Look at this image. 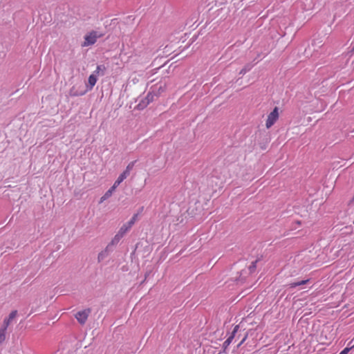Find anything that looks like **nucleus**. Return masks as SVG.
Listing matches in <instances>:
<instances>
[{
	"label": "nucleus",
	"instance_id": "dca6fc26",
	"mask_svg": "<svg viewBox=\"0 0 354 354\" xmlns=\"http://www.w3.org/2000/svg\"><path fill=\"white\" fill-rule=\"evenodd\" d=\"M251 68H252V66L247 65L243 68H242L241 70L239 73L243 75V74L246 73L248 71H249Z\"/></svg>",
	"mask_w": 354,
	"mask_h": 354
},
{
	"label": "nucleus",
	"instance_id": "20e7f679",
	"mask_svg": "<svg viewBox=\"0 0 354 354\" xmlns=\"http://www.w3.org/2000/svg\"><path fill=\"white\" fill-rule=\"evenodd\" d=\"M17 310H13L12 311L8 317L6 318L3 321V324L2 325V328H5V329L7 330L8 326L10 325L11 321L17 316Z\"/></svg>",
	"mask_w": 354,
	"mask_h": 354
},
{
	"label": "nucleus",
	"instance_id": "f8f14e48",
	"mask_svg": "<svg viewBox=\"0 0 354 354\" xmlns=\"http://www.w3.org/2000/svg\"><path fill=\"white\" fill-rule=\"evenodd\" d=\"M113 191L111 190V189H109L108 191H106L105 192V194L100 198V203H103L104 201H106V199L110 198L111 196V195L113 194Z\"/></svg>",
	"mask_w": 354,
	"mask_h": 354
},
{
	"label": "nucleus",
	"instance_id": "423d86ee",
	"mask_svg": "<svg viewBox=\"0 0 354 354\" xmlns=\"http://www.w3.org/2000/svg\"><path fill=\"white\" fill-rule=\"evenodd\" d=\"M112 251V249L110 248V245H107L106 248L99 253L97 259L98 261H102L109 254L110 252Z\"/></svg>",
	"mask_w": 354,
	"mask_h": 354
},
{
	"label": "nucleus",
	"instance_id": "bb28decb",
	"mask_svg": "<svg viewBox=\"0 0 354 354\" xmlns=\"http://www.w3.org/2000/svg\"><path fill=\"white\" fill-rule=\"evenodd\" d=\"M124 179H125L124 177L121 174H120L118 178H117L118 182H120V183H122Z\"/></svg>",
	"mask_w": 354,
	"mask_h": 354
},
{
	"label": "nucleus",
	"instance_id": "aec40b11",
	"mask_svg": "<svg viewBox=\"0 0 354 354\" xmlns=\"http://www.w3.org/2000/svg\"><path fill=\"white\" fill-rule=\"evenodd\" d=\"M120 183V182H118V180H116L113 183V186L110 189L114 192Z\"/></svg>",
	"mask_w": 354,
	"mask_h": 354
},
{
	"label": "nucleus",
	"instance_id": "a878e982",
	"mask_svg": "<svg viewBox=\"0 0 354 354\" xmlns=\"http://www.w3.org/2000/svg\"><path fill=\"white\" fill-rule=\"evenodd\" d=\"M247 337H248V335H245L244 336V337L241 339L240 343L238 344V347L241 346L245 342V341L246 340Z\"/></svg>",
	"mask_w": 354,
	"mask_h": 354
},
{
	"label": "nucleus",
	"instance_id": "6ab92c4d",
	"mask_svg": "<svg viewBox=\"0 0 354 354\" xmlns=\"http://www.w3.org/2000/svg\"><path fill=\"white\" fill-rule=\"evenodd\" d=\"M120 183V182H118V180H116L113 183V186L110 189L114 192Z\"/></svg>",
	"mask_w": 354,
	"mask_h": 354
},
{
	"label": "nucleus",
	"instance_id": "6e6552de",
	"mask_svg": "<svg viewBox=\"0 0 354 354\" xmlns=\"http://www.w3.org/2000/svg\"><path fill=\"white\" fill-rule=\"evenodd\" d=\"M239 329V325L235 326L233 328L232 333L230 335V336L227 338V339L225 341H227L230 344H231L233 339L234 338L236 333L238 332Z\"/></svg>",
	"mask_w": 354,
	"mask_h": 354
},
{
	"label": "nucleus",
	"instance_id": "9b49d317",
	"mask_svg": "<svg viewBox=\"0 0 354 354\" xmlns=\"http://www.w3.org/2000/svg\"><path fill=\"white\" fill-rule=\"evenodd\" d=\"M153 95L149 93L145 98V100H147L146 103L145 102H142L144 104L142 105V103H140L138 104V106H140L141 108H144L147 104H149L150 102L153 101Z\"/></svg>",
	"mask_w": 354,
	"mask_h": 354
},
{
	"label": "nucleus",
	"instance_id": "9d476101",
	"mask_svg": "<svg viewBox=\"0 0 354 354\" xmlns=\"http://www.w3.org/2000/svg\"><path fill=\"white\" fill-rule=\"evenodd\" d=\"M106 70V67L104 65H98L95 69V71L93 72V73L96 74L97 75H104V71Z\"/></svg>",
	"mask_w": 354,
	"mask_h": 354
},
{
	"label": "nucleus",
	"instance_id": "cd10ccee",
	"mask_svg": "<svg viewBox=\"0 0 354 354\" xmlns=\"http://www.w3.org/2000/svg\"><path fill=\"white\" fill-rule=\"evenodd\" d=\"M218 354H227V352L225 351H220Z\"/></svg>",
	"mask_w": 354,
	"mask_h": 354
},
{
	"label": "nucleus",
	"instance_id": "b1692460",
	"mask_svg": "<svg viewBox=\"0 0 354 354\" xmlns=\"http://www.w3.org/2000/svg\"><path fill=\"white\" fill-rule=\"evenodd\" d=\"M124 177V178L126 179L127 178L128 176H129L130 174V171L127 170L125 169V170L121 174Z\"/></svg>",
	"mask_w": 354,
	"mask_h": 354
},
{
	"label": "nucleus",
	"instance_id": "5701e85b",
	"mask_svg": "<svg viewBox=\"0 0 354 354\" xmlns=\"http://www.w3.org/2000/svg\"><path fill=\"white\" fill-rule=\"evenodd\" d=\"M124 177V178L126 179L127 178L128 176H129L130 174V171L127 170L125 169V170L121 174Z\"/></svg>",
	"mask_w": 354,
	"mask_h": 354
},
{
	"label": "nucleus",
	"instance_id": "f3484780",
	"mask_svg": "<svg viewBox=\"0 0 354 354\" xmlns=\"http://www.w3.org/2000/svg\"><path fill=\"white\" fill-rule=\"evenodd\" d=\"M136 162V160H134V161H132V162H129L128 164V165L127 166L126 169L131 172V171L133 168Z\"/></svg>",
	"mask_w": 354,
	"mask_h": 354
},
{
	"label": "nucleus",
	"instance_id": "4be33fe9",
	"mask_svg": "<svg viewBox=\"0 0 354 354\" xmlns=\"http://www.w3.org/2000/svg\"><path fill=\"white\" fill-rule=\"evenodd\" d=\"M351 348H352V347H351V348L346 347V348H344L339 354H348V353L349 352V351Z\"/></svg>",
	"mask_w": 354,
	"mask_h": 354
},
{
	"label": "nucleus",
	"instance_id": "a211bd4d",
	"mask_svg": "<svg viewBox=\"0 0 354 354\" xmlns=\"http://www.w3.org/2000/svg\"><path fill=\"white\" fill-rule=\"evenodd\" d=\"M257 261H253L252 263V264L249 266V270H250V272H254V270L256 269V268H257Z\"/></svg>",
	"mask_w": 354,
	"mask_h": 354
},
{
	"label": "nucleus",
	"instance_id": "f03ea898",
	"mask_svg": "<svg viewBox=\"0 0 354 354\" xmlns=\"http://www.w3.org/2000/svg\"><path fill=\"white\" fill-rule=\"evenodd\" d=\"M279 118V109L275 107L273 111L268 115V118L266 122V127L267 129H270L278 120Z\"/></svg>",
	"mask_w": 354,
	"mask_h": 354
},
{
	"label": "nucleus",
	"instance_id": "412c9836",
	"mask_svg": "<svg viewBox=\"0 0 354 354\" xmlns=\"http://www.w3.org/2000/svg\"><path fill=\"white\" fill-rule=\"evenodd\" d=\"M120 183V182H118V180H116L113 183V186L110 189L114 192Z\"/></svg>",
	"mask_w": 354,
	"mask_h": 354
},
{
	"label": "nucleus",
	"instance_id": "1a4fd4ad",
	"mask_svg": "<svg viewBox=\"0 0 354 354\" xmlns=\"http://www.w3.org/2000/svg\"><path fill=\"white\" fill-rule=\"evenodd\" d=\"M131 227L129 226V225L126 223L122 225V227L118 230V233L121 234L122 236L131 229Z\"/></svg>",
	"mask_w": 354,
	"mask_h": 354
},
{
	"label": "nucleus",
	"instance_id": "393cba45",
	"mask_svg": "<svg viewBox=\"0 0 354 354\" xmlns=\"http://www.w3.org/2000/svg\"><path fill=\"white\" fill-rule=\"evenodd\" d=\"M230 344L228 342L225 341V342H223V351H226V349H227V348L229 346V345H230Z\"/></svg>",
	"mask_w": 354,
	"mask_h": 354
},
{
	"label": "nucleus",
	"instance_id": "f257e3e1",
	"mask_svg": "<svg viewBox=\"0 0 354 354\" xmlns=\"http://www.w3.org/2000/svg\"><path fill=\"white\" fill-rule=\"evenodd\" d=\"M100 37V35L96 31H91L84 36V41L82 46L86 47L94 44Z\"/></svg>",
	"mask_w": 354,
	"mask_h": 354
},
{
	"label": "nucleus",
	"instance_id": "4468645a",
	"mask_svg": "<svg viewBox=\"0 0 354 354\" xmlns=\"http://www.w3.org/2000/svg\"><path fill=\"white\" fill-rule=\"evenodd\" d=\"M6 329L5 328H0V344H1L6 339Z\"/></svg>",
	"mask_w": 354,
	"mask_h": 354
},
{
	"label": "nucleus",
	"instance_id": "0eeeda50",
	"mask_svg": "<svg viewBox=\"0 0 354 354\" xmlns=\"http://www.w3.org/2000/svg\"><path fill=\"white\" fill-rule=\"evenodd\" d=\"M122 237L123 236L118 232L108 245H110V248L112 249L113 246L116 245L120 242Z\"/></svg>",
	"mask_w": 354,
	"mask_h": 354
},
{
	"label": "nucleus",
	"instance_id": "39448f33",
	"mask_svg": "<svg viewBox=\"0 0 354 354\" xmlns=\"http://www.w3.org/2000/svg\"><path fill=\"white\" fill-rule=\"evenodd\" d=\"M97 80V76L95 73L90 75L88 79L87 90L91 91L95 85Z\"/></svg>",
	"mask_w": 354,
	"mask_h": 354
},
{
	"label": "nucleus",
	"instance_id": "ddd939ff",
	"mask_svg": "<svg viewBox=\"0 0 354 354\" xmlns=\"http://www.w3.org/2000/svg\"><path fill=\"white\" fill-rule=\"evenodd\" d=\"M308 281H309V279L301 280L299 281L290 283L289 286L290 288H296L297 286H299L304 285V284L307 283Z\"/></svg>",
	"mask_w": 354,
	"mask_h": 354
},
{
	"label": "nucleus",
	"instance_id": "2eb2a0df",
	"mask_svg": "<svg viewBox=\"0 0 354 354\" xmlns=\"http://www.w3.org/2000/svg\"><path fill=\"white\" fill-rule=\"evenodd\" d=\"M138 218V214H134L132 218L130 219L129 222L127 223L131 227L133 225V224L136 223Z\"/></svg>",
	"mask_w": 354,
	"mask_h": 354
},
{
	"label": "nucleus",
	"instance_id": "7ed1b4c3",
	"mask_svg": "<svg viewBox=\"0 0 354 354\" xmlns=\"http://www.w3.org/2000/svg\"><path fill=\"white\" fill-rule=\"evenodd\" d=\"M90 313L91 310L89 308H87L83 310L78 311L75 314V317L80 324H84Z\"/></svg>",
	"mask_w": 354,
	"mask_h": 354
}]
</instances>
